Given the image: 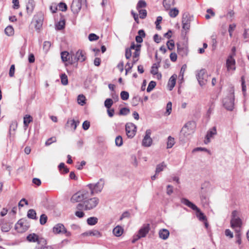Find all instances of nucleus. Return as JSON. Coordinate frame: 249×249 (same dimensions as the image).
Returning a JSON list of instances; mask_svg holds the SVG:
<instances>
[{
	"mask_svg": "<svg viewBox=\"0 0 249 249\" xmlns=\"http://www.w3.org/2000/svg\"><path fill=\"white\" fill-rule=\"evenodd\" d=\"M181 202L188 207L191 208L192 210L196 211L197 213L196 216L200 221H207L206 216L204 215V214L195 204L190 201L188 199L182 198L181 199Z\"/></svg>",
	"mask_w": 249,
	"mask_h": 249,
	"instance_id": "f257e3e1",
	"label": "nucleus"
},
{
	"mask_svg": "<svg viewBox=\"0 0 249 249\" xmlns=\"http://www.w3.org/2000/svg\"><path fill=\"white\" fill-rule=\"evenodd\" d=\"M105 181L103 178H100L99 180L95 184L90 183L87 185V187L90 190V196L94 194H98L101 192L104 186Z\"/></svg>",
	"mask_w": 249,
	"mask_h": 249,
	"instance_id": "f03ea898",
	"label": "nucleus"
},
{
	"mask_svg": "<svg viewBox=\"0 0 249 249\" xmlns=\"http://www.w3.org/2000/svg\"><path fill=\"white\" fill-rule=\"evenodd\" d=\"M90 196L87 190H83L74 194L71 198L72 202H78L83 200L85 201Z\"/></svg>",
	"mask_w": 249,
	"mask_h": 249,
	"instance_id": "7ed1b4c3",
	"label": "nucleus"
},
{
	"mask_svg": "<svg viewBox=\"0 0 249 249\" xmlns=\"http://www.w3.org/2000/svg\"><path fill=\"white\" fill-rule=\"evenodd\" d=\"M234 95L233 92H230L223 100V105L229 111H232L234 108Z\"/></svg>",
	"mask_w": 249,
	"mask_h": 249,
	"instance_id": "20e7f679",
	"label": "nucleus"
},
{
	"mask_svg": "<svg viewBox=\"0 0 249 249\" xmlns=\"http://www.w3.org/2000/svg\"><path fill=\"white\" fill-rule=\"evenodd\" d=\"M196 77L200 86L206 85L208 81V74L205 69H201L196 71Z\"/></svg>",
	"mask_w": 249,
	"mask_h": 249,
	"instance_id": "39448f33",
	"label": "nucleus"
},
{
	"mask_svg": "<svg viewBox=\"0 0 249 249\" xmlns=\"http://www.w3.org/2000/svg\"><path fill=\"white\" fill-rule=\"evenodd\" d=\"M195 124L194 122H189L182 127L181 134L185 137H188L194 132Z\"/></svg>",
	"mask_w": 249,
	"mask_h": 249,
	"instance_id": "423d86ee",
	"label": "nucleus"
},
{
	"mask_svg": "<svg viewBox=\"0 0 249 249\" xmlns=\"http://www.w3.org/2000/svg\"><path fill=\"white\" fill-rule=\"evenodd\" d=\"M99 201V199L96 197L88 198L84 201L85 210L89 211L93 209L98 205Z\"/></svg>",
	"mask_w": 249,
	"mask_h": 249,
	"instance_id": "0eeeda50",
	"label": "nucleus"
},
{
	"mask_svg": "<svg viewBox=\"0 0 249 249\" xmlns=\"http://www.w3.org/2000/svg\"><path fill=\"white\" fill-rule=\"evenodd\" d=\"M84 52L78 50L75 53H71V62H83L86 60V56Z\"/></svg>",
	"mask_w": 249,
	"mask_h": 249,
	"instance_id": "6e6552de",
	"label": "nucleus"
},
{
	"mask_svg": "<svg viewBox=\"0 0 249 249\" xmlns=\"http://www.w3.org/2000/svg\"><path fill=\"white\" fill-rule=\"evenodd\" d=\"M192 17L188 13L185 12L182 16V29L188 31L190 27V22L192 20Z\"/></svg>",
	"mask_w": 249,
	"mask_h": 249,
	"instance_id": "1a4fd4ad",
	"label": "nucleus"
},
{
	"mask_svg": "<svg viewBox=\"0 0 249 249\" xmlns=\"http://www.w3.org/2000/svg\"><path fill=\"white\" fill-rule=\"evenodd\" d=\"M137 131L136 126L133 123H128L125 124L126 134L129 138H132L136 134Z\"/></svg>",
	"mask_w": 249,
	"mask_h": 249,
	"instance_id": "9d476101",
	"label": "nucleus"
},
{
	"mask_svg": "<svg viewBox=\"0 0 249 249\" xmlns=\"http://www.w3.org/2000/svg\"><path fill=\"white\" fill-rule=\"evenodd\" d=\"M53 232L57 234H66L67 236H70L71 235L70 232L68 231L65 226L61 223H58L55 225L53 228Z\"/></svg>",
	"mask_w": 249,
	"mask_h": 249,
	"instance_id": "9b49d317",
	"label": "nucleus"
},
{
	"mask_svg": "<svg viewBox=\"0 0 249 249\" xmlns=\"http://www.w3.org/2000/svg\"><path fill=\"white\" fill-rule=\"evenodd\" d=\"M150 230V225L146 224L143 225V226L139 230L138 234H137L138 238L132 240V243H134L137 240L142 237H145L148 233Z\"/></svg>",
	"mask_w": 249,
	"mask_h": 249,
	"instance_id": "f8f14e48",
	"label": "nucleus"
},
{
	"mask_svg": "<svg viewBox=\"0 0 249 249\" xmlns=\"http://www.w3.org/2000/svg\"><path fill=\"white\" fill-rule=\"evenodd\" d=\"M86 0H73L71 8L74 14H77L81 9L82 1Z\"/></svg>",
	"mask_w": 249,
	"mask_h": 249,
	"instance_id": "ddd939ff",
	"label": "nucleus"
},
{
	"mask_svg": "<svg viewBox=\"0 0 249 249\" xmlns=\"http://www.w3.org/2000/svg\"><path fill=\"white\" fill-rule=\"evenodd\" d=\"M151 131L150 129L146 130L145 135L142 140V144L145 147L150 146L152 142V140L150 137Z\"/></svg>",
	"mask_w": 249,
	"mask_h": 249,
	"instance_id": "4468645a",
	"label": "nucleus"
},
{
	"mask_svg": "<svg viewBox=\"0 0 249 249\" xmlns=\"http://www.w3.org/2000/svg\"><path fill=\"white\" fill-rule=\"evenodd\" d=\"M160 63H153L150 70V73L156 76L158 79L161 78V74L159 72L158 69L160 67Z\"/></svg>",
	"mask_w": 249,
	"mask_h": 249,
	"instance_id": "2eb2a0df",
	"label": "nucleus"
},
{
	"mask_svg": "<svg viewBox=\"0 0 249 249\" xmlns=\"http://www.w3.org/2000/svg\"><path fill=\"white\" fill-rule=\"evenodd\" d=\"M79 124L80 122L79 120L76 121L74 119L69 118L67 120L65 127L71 128L73 129V131H74L76 129L77 125H78Z\"/></svg>",
	"mask_w": 249,
	"mask_h": 249,
	"instance_id": "dca6fc26",
	"label": "nucleus"
},
{
	"mask_svg": "<svg viewBox=\"0 0 249 249\" xmlns=\"http://www.w3.org/2000/svg\"><path fill=\"white\" fill-rule=\"evenodd\" d=\"M24 220L21 219L15 225V229L18 230L19 232H22L27 230V227L26 225H24Z\"/></svg>",
	"mask_w": 249,
	"mask_h": 249,
	"instance_id": "f3484780",
	"label": "nucleus"
},
{
	"mask_svg": "<svg viewBox=\"0 0 249 249\" xmlns=\"http://www.w3.org/2000/svg\"><path fill=\"white\" fill-rule=\"evenodd\" d=\"M231 224L232 229H234L235 230V229H238L240 231L242 221L240 218L237 219H231Z\"/></svg>",
	"mask_w": 249,
	"mask_h": 249,
	"instance_id": "a211bd4d",
	"label": "nucleus"
},
{
	"mask_svg": "<svg viewBox=\"0 0 249 249\" xmlns=\"http://www.w3.org/2000/svg\"><path fill=\"white\" fill-rule=\"evenodd\" d=\"M41 239H45L44 238L39 237L36 233L30 234L27 236V240L29 242H37V245L40 244V240Z\"/></svg>",
	"mask_w": 249,
	"mask_h": 249,
	"instance_id": "6ab92c4d",
	"label": "nucleus"
},
{
	"mask_svg": "<svg viewBox=\"0 0 249 249\" xmlns=\"http://www.w3.org/2000/svg\"><path fill=\"white\" fill-rule=\"evenodd\" d=\"M36 249H53L51 246H48L47 244L46 239H41L40 240V244L37 245Z\"/></svg>",
	"mask_w": 249,
	"mask_h": 249,
	"instance_id": "aec40b11",
	"label": "nucleus"
},
{
	"mask_svg": "<svg viewBox=\"0 0 249 249\" xmlns=\"http://www.w3.org/2000/svg\"><path fill=\"white\" fill-rule=\"evenodd\" d=\"M216 134V129L215 127H213L212 129L208 131L206 136V140L204 141L205 143L207 144L210 142V138L213 136V135Z\"/></svg>",
	"mask_w": 249,
	"mask_h": 249,
	"instance_id": "412c9836",
	"label": "nucleus"
},
{
	"mask_svg": "<svg viewBox=\"0 0 249 249\" xmlns=\"http://www.w3.org/2000/svg\"><path fill=\"white\" fill-rule=\"evenodd\" d=\"M177 77V75L176 74H173L170 78L168 83V86L169 90H172L173 88L175 87L176 85Z\"/></svg>",
	"mask_w": 249,
	"mask_h": 249,
	"instance_id": "4be33fe9",
	"label": "nucleus"
},
{
	"mask_svg": "<svg viewBox=\"0 0 249 249\" xmlns=\"http://www.w3.org/2000/svg\"><path fill=\"white\" fill-rule=\"evenodd\" d=\"M177 46L178 53L179 55H180L182 56L187 55V53H188V50L186 47H185L183 46H181L179 44H177Z\"/></svg>",
	"mask_w": 249,
	"mask_h": 249,
	"instance_id": "5701e85b",
	"label": "nucleus"
},
{
	"mask_svg": "<svg viewBox=\"0 0 249 249\" xmlns=\"http://www.w3.org/2000/svg\"><path fill=\"white\" fill-rule=\"evenodd\" d=\"M159 237L163 239H167L169 235V231L167 229H163L160 230L159 232Z\"/></svg>",
	"mask_w": 249,
	"mask_h": 249,
	"instance_id": "b1692460",
	"label": "nucleus"
},
{
	"mask_svg": "<svg viewBox=\"0 0 249 249\" xmlns=\"http://www.w3.org/2000/svg\"><path fill=\"white\" fill-rule=\"evenodd\" d=\"M124 231L123 228L120 226H117L113 230V233L117 237H119L123 234Z\"/></svg>",
	"mask_w": 249,
	"mask_h": 249,
	"instance_id": "393cba45",
	"label": "nucleus"
},
{
	"mask_svg": "<svg viewBox=\"0 0 249 249\" xmlns=\"http://www.w3.org/2000/svg\"><path fill=\"white\" fill-rule=\"evenodd\" d=\"M35 6V1L34 0H28V2L26 4V10L28 13H32Z\"/></svg>",
	"mask_w": 249,
	"mask_h": 249,
	"instance_id": "a878e982",
	"label": "nucleus"
},
{
	"mask_svg": "<svg viewBox=\"0 0 249 249\" xmlns=\"http://www.w3.org/2000/svg\"><path fill=\"white\" fill-rule=\"evenodd\" d=\"M33 122V118L30 115H26L23 118L24 126L27 127L29 124Z\"/></svg>",
	"mask_w": 249,
	"mask_h": 249,
	"instance_id": "bb28decb",
	"label": "nucleus"
},
{
	"mask_svg": "<svg viewBox=\"0 0 249 249\" xmlns=\"http://www.w3.org/2000/svg\"><path fill=\"white\" fill-rule=\"evenodd\" d=\"M61 57L63 62L68 61L71 58V54L67 51L62 52L61 53Z\"/></svg>",
	"mask_w": 249,
	"mask_h": 249,
	"instance_id": "cd10ccee",
	"label": "nucleus"
},
{
	"mask_svg": "<svg viewBox=\"0 0 249 249\" xmlns=\"http://www.w3.org/2000/svg\"><path fill=\"white\" fill-rule=\"evenodd\" d=\"M140 54V49H139V46L137 47V49H135V51L133 53L132 57L133 61L132 62H136L138 61L139 56Z\"/></svg>",
	"mask_w": 249,
	"mask_h": 249,
	"instance_id": "c85d7f7f",
	"label": "nucleus"
},
{
	"mask_svg": "<svg viewBox=\"0 0 249 249\" xmlns=\"http://www.w3.org/2000/svg\"><path fill=\"white\" fill-rule=\"evenodd\" d=\"M166 167V164L164 162H162L161 163L158 164L156 168V174H158L160 172L162 171L163 169Z\"/></svg>",
	"mask_w": 249,
	"mask_h": 249,
	"instance_id": "c756f323",
	"label": "nucleus"
},
{
	"mask_svg": "<svg viewBox=\"0 0 249 249\" xmlns=\"http://www.w3.org/2000/svg\"><path fill=\"white\" fill-rule=\"evenodd\" d=\"M27 217L32 219H37L36 213L35 210L30 209L27 212Z\"/></svg>",
	"mask_w": 249,
	"mask_h": 249,
	"instance_id": "7c9ffc66",
	"label": "nucleus"
},
{
	"mask_svg": "<svg viewBox=\"0 0 249 249\" xmlns=\"http://www.w3.org/2000/svg\"><path fill=\"white\" fill-rule=\"evenodd\" d=\"M65 21L64 19L60 20L55 24V29L57 30H61L65 28Z\"/></svg>",
	"mask_w": 249,
	"mask_h": 249,
	"instance_id": "2f4dec72",
	"label": "nucleus"
},
{
	"mask_svg": "<svg viewBox=\"0 0 249 249\" xmlns=\"http://www.w3.org/2000/svg\"><path fill=\"white\" fill-rule=\"evenodd\" d=\"M74 64V63H65V66L68 72L71 71L77 68V63L76 64L75 66L73 65Z\"/></svg>",
	"mask_w": 249,
	"mask_h": 249,
	"instance_id": "473e14b6",
	"label": "nucleus"
},
{
	"mask_svg": "<svg viewBox=\"0 0 249 249\" xmlns=\"http://www.w3.org/2000/svg\"><path fill=\"white\" fill-rule=\"evenodd\" d=\"M87 222L89 225H95L98 222V218L96 217H90L87 219Z\"/></svg>",
	"mask_w": 249,
	"mask_h": 249,
	"instance_id": "72a5a7b5",
	"label": "nucleus"
},
{
	"mask_svg": "<svg viewBox=\"0 0 249 249\" xmlns=\"http://www.w3.org/2000/svg\"><path fill=\"white\" fill-rule=\"evenodd\" d=\"M58 168L62 174H67L69 172V169L66 167L65 164L63 162L60 163Z\"/></svg>",
	"mask_w": 249,
	"mask_h": 249,
	"instance_id": "f704fd0d",
	"label": "nucleus"
},
{
	"mask_svg": "<svg viewBox=\"0 0 249 249\" xmlns=\"http://www.w3.org/2000/svg\"><path fill=\"white\" fill-rule=\"evenodd\" d=\"M175 143V139L171 136L168 137V141L167 142V148H170L173 147Z\"/></svg>",
	"mask_w": 249,
	"mask_h": 249,
	"instance_id": "c9c22d12",
	"label": "nucleus"
},
{
	"mask_svg": "<svg viewBox=\"0 0 249 249\" xmlns=\"http://www.w3.org/2000/svg\"><path fill=\"white\" fill-rule=\"evenodd\" d=\"M77 102L79 105L83 106L86 103V98L85 96L83 94L79 95L77 97Z\"/></svg>",
	"mask_w": 249,
	"mask_h": 249,
	"instance_id": "e433bc0d",
	"label": "nucleus"
},
{
	"mask_svg": "<svg viewBox=\"0 0 249 249\" xmlns=\"http://www.w3.org/2000/svg\"><path fill=\"white\" fill-rule=\"evenodd\" d=\"M235 237L236 239V243L240 245L242 243L240 231L238 229H235Z\"/></svg>",
	"mask_w": 249,
	"mask_h": 249,
	"instance_id": "4c0bfd02",
	"label": "nucleus"
},
{
	"mask_svg": "<svg viewBox=\"0 0 249 249\" xmlns=\"http://www.w3.org/2000/svg\"><path fill=\"white\" fill-rule=\"evenodd\" d=\"M146 6V3L144 0H140L137 5L136 9L137 10H140L142 8H144Z\"/></svg>",
	"mask_w": 249,
	"mask_h": 249,
	"instance_id": "58836bf2",
	"label": "nucleus"
},
{
	"mask_svg": "<svg viewBox=\"0 0 249 249\" xmlns=\"http://www.w3.org/2000/svg\"><path fill=\"white\" fill-rule=\"evenodd\" d=\"M61 82L63 85H67L68 84V77L65 73L60 75Z\"/></svg>",
	"mask_w": 249,
	"mask_h": 249,
	"instance_id": "ea45409f",
	"label": "nucleus"
},
{
	"mask_svg": "<svg viewBox=\"0 0 249 249\" xmlns=\"http://www.w3.org/2000/svg\"><path fill=\"white\" fill-rule=\"evenodd\" d=\"M130 113V109L127 107H123L119 111V115H126Z\"/></svg>",
	"mask_w": 249,
	"mask_h": 249,
	"instance_id": "a19ab883",
	"label": "nucleus"
},
{
	"mask_svg": "<svg viewBox=\"0 0 249 249\" xmlns=\"http://www.w3.org/2000/svg\"><path fill=\"white\" fill-rule=\"evenodd\" d=\"M113 102L112 100L110 98L107 99L104 103L105 106L107 109L110 108L112 105H113Z\"/></svg>",
	"mask_w": 249,
	"mask_h": 249,
	"instance_id": "79ce46f5",
	"label": "nucleus"
},
{
	"mask_svg": "<svg viewBox=\"0 0 249 249\" xmlns=\"http://www.w3.org/2000/svg\"><path fill=\"white\" fill-rule=\"evenodd\" d=\"M156 86V82H155L154 81H150L148 84V87L146 89L147 92H150V91H151Z\"/></svg>",
	"mask_w": 249,
	"mask_h": 249,
	"instance_id": "37998d69",
	"label": "nucleus"
},
{
	"mask_svg": "<svg viewBox=\"0 0 249 249\" xmlns=\"http://www.w3.org/2000/svg\"><path fill=\"white\" fill-rule=\"evenodd\" d=\"M162 19V18L161 16H158L157 18V19H156L155 23L156 24V28L157 30H160L161 29V27L160 24V22H161Z\"/></svg>",
	"mask_w": 249,
	"mask_h": 249,
	"instance_id": "c03bdc74",
	"label": "nucleus"
},
{
	"mask_svg": "<svg viewBox=\"0 0 249 249\" xmlns=\"http://www.w3.org/2000/svg\"><path fill=\"white\" fill-rule=\"evenodd\" d=\"M5 33L8 36H12L14 34V29L12 26H8L5 29Z\"/></svg>",
	"mask_w": 249,
	"mask_h": 249,
	"instance_id": "a18cd8bd",
	"label": "nucleus"
},
{
	"mask_svg": "<svg viewBox=\"0 0 249 249\" xmlns=\"http://www.w3.org/2000/svg\"><path fill=\"white\" fill-rule=\"evenodd\" d=\"M17 126H18V123L17 122V121H13L10 125V127H9V135H11V131L12 130H13V131H15L16 130L17 128Z\"/></svg>",
	"mask_w": 249,
	"mask_h": 249,
	"instance_id": "49530a36",
	"label": "nucleus"
},
{
	"mask_svg": "<svg viewBox=\"0 0 249 249\" xmlns=\"http://www.w3.org/2000/svg\"><path fill=\"white\" fill-rule=\"evenodd\" d=\"M235 63H226L225 67L229 71H233L235 70Z\"/></svg>",
	"mask_w": 249,
	"mask_h": 249,
	"instance_id": "de8ad7c7",
	"label": "nucleus"
},
{
	"mask_svg": "<svg viewBox=\"0 0 249 249\" xmlns=\"http://www.w3.org/2000/svg\"><path fill=\"white\" fill-rule=\"evenodd\" d=\"M47 216L45 214H42L40 217V224L42 225H44L47 222Z\"/></svg>",
	"mask_w": 249,
	"mask_h": 249,
	"instance_id": "09e8293b",
	"label": "nucleus"
},
{
	"mask_svg": "<svg viewBox=\"0 0 249 249\" xmlns=\"http://www.w3.org/2000/svg\"><path fill=\"white\" fill-rule=\"evenodd\" d=\"M186 69L187 65L186 64H184L181 68L178 77L179 78H180L181 80H182L183 79V75Z\"/></svg>",
	"mask_w": 249,
	"mask_h": 249,
	"instance_id": "8fccbe9b",
	"label": "nucleus"
},
{
	"mask_svg": "<svg viewBox=\"0 0 249 249\" xmlns=\"http://www.w3.org/2000/svg\"><path fill=\"white\" fill-rule=\"evenodd\" d=\"M178 10L176 8L171 9L169 12V15L172 18H175L178 14Z\"/></svg>",
	"mask_w": 249,
	"mask_h": 249,
	"instance_id": "3c124183",
	"label": "nucleus"
},
{
	"mask_svg": "<svg viewBox=\"0 0 249 249\" xmlns=\"http://www.w3.org/2000/svg\"><path fill=\"white\" fill-rule=\"evenodd\" d=\"M120 96L123 100H127L129 98V93L126 91H122L121 92Z\"/></svg>",
	"mask_w": 249,
	"mask_h": 249,
	"instance_id": "603ef678",
	"label": "nucleus"
},
{
	"mask_svg": "<svg viewBox=\"0 0 249 249\" xmlns=\"http://www.w3.org/2000/svg\"><path fill=\"white\" fill-rule=\"evenodd\" d=\"M139 13L140 18L142 19L145 18L147 16V11L144 9H140L138 10Z\"/></svg>",
	"mask_w": 249,
	"mask_h": 249,
	"instance_id": "864d4df0",
	"label": "nucleus"
},
{
	"mask_svg": "<svg viewBox=\"0 0 249 249\" xmlns=\"http://www.w3.org/2000/svg\"><path fill=\"white\" fill-rule=\"evenodd\" d=\"M115 144L117 146H121L123 144V139L121 136H118L115 139Z\"/></svg>",
	"mask_w": 249,
	"mask_h": 249,
	"instance_id": "5fc2aeb1",
	"label": "nucleus"
},
{
	"mask_svg": "<svg viewBox=\"0 0 249 249\" xmlns=\"http://www.w3.org/2000/svg\"><path fill=\"white\" fill-rule=\"evenodd\" d=\"M51 46V43L50 41H44L43 45V49L44 50V51L47 52L49 50Z\"/></svg>",
	"mask_w": 249,
	"mask_h": 249,
	"instance_id": "6e6d98bb",
	"label": "nucleus"
},
{
	"mask_svg": "<svg viewBox=\"0 0 249 249\" xmlns=\"http://www.w3.org/2000/svg\"><path fill=\"white\" fill-rule=\"evenodd\" d=\"M56 142V138L55 137H51L48 139L46 142H45V145L49 146L51 145L52 143L55 142Z\"/></svg>",
	"mask_w": 249,
	"mask_h": 249,
	"instance_id": "4d7b16f0",
	"label": "nucleus"
},
{
	"mask_svg": "<svg viewBox=\"0 0 249 249\" xmlns=\"http://www.w3.org/2000/svg\"><path fill=\"white\" fill-rule=\"evenodd\" d=\"M167 48L170 50H172L174 47H175V44L174 41L173 40L171 39L167 42L166 43Z\"/></svg>",
	"mask_w": 249,
	"mask_h": 249,
	"instance_id": "13d9d810",
	"label": "nucleus"
},
{
	"mask_svg": "<svg viewBox=\"0 0 249 249\" xmlns=\"http://www.w3.org/2000/svg\"><path fill=\"white\" fill-rule=\"evenodd\" d=\"M42 21L41 19L36 20V24L35 25V27L36 30H39L42 27Z\"/></svg>",
	"mask_w": 249,
	"mask_h": 249,
	"instance_id": "bf43d9fd",
	"label": "nucleus"
},
{
	"mask_svg": "<svg viewBox=\"0 0 249 249\" xmlns=\"http://www.w3.org/2000/svg\"><path fill=\"white\" fill-rule=\"evenodd\" d=\"M98 38L99 36L95 34L91 33L89 35V39L90 41L97 40L98 39Z\"/></svg>",
	"mask_w": 249,
	"mask_h": 249,
	"instance_id": "052dcab7",
	"label": "nucleus"
},
{
	"mask_svg": "<svg viewBox=\"0 0 249 249\" xmlns=\"http://www.w3.org/2000/svg\"><path fill=\"white\" fill-rule=\"evenodd\" d=\"M58 6L60 10L62 11H66L67 9V6L65 3L62 2H60Z\"/></svg>",
	"mask_w": 249,
	"mask_h": 249,
	"instance_id": "680f3d73",
	"label": "nucleus"
},
{
	"mask_svg": "<svg viewBox=\"0 0 249 249\" xmlns=\"http://www.w3.org/2000/svg\"><path fill=\"white\" fill-rule=\"evenodd\" d=\"M90 127V122L88 121H85L83 122L82 124V128L84 130H87Z\"/></svg>",
	"mask_w": 249,
	"mask_h": 249,
	"instance_id": "e2e57ef3",
	"label": "nucleus"
},
{
	"mask_svg": "<svg viewBox=\"0 0 249 249\" xmlns=\"http://www.w3.org/2000/svg\"><path fill=\"white\" fill-rule=\"evenodd\" d=\"M172 111V103L171 102H169L166 105V113H167V115H169Z\"/></svg>",
	"mask_w": 249,
	"mask_h": 249,
	"instance_id": "0e129e2a",
	"label": "nucleus"
},
{
	"mask_svg": "<svg viewBox=\"0 0 249 249\" xmlns=\"http://www.w3.org/2000/svg\"><path fill=\"white\" fill-rule=\"evenodd\" d=\"M132 53L131 49L129 48L126 49L125 55L126 59H129L132 56Z\"/></svg>",
	"mask_w": 249,
	"mask_h": 249,
	"instance_id": "69168bd1",
	"label": "nucleus"
},
{
	"mask_svg": "<svg viewBox=\"0 0 249 249\" xmlns=\"http://www.w3.org/2000/svg\"><path fill=\"white\" fill-rule=\"evenodd\" d=\"M15 70V67L14 65H12L11 66L10 68L9 74L10 77H13L14 75Z\"/></svg>",
	"mask_w": 249,
	"mask_h": 249,
	"instance_id": "338daca9",
	"label": "nucleus"
},
{
	"mask_svg": "<svg viewBox=\"0 0 249 249\" xmlns=\"http://www.w3.org/2000/svg\"><path fill=\"white\" fill-rule=\"evenodd\" d=\"M173 186L171 185H168L167 186L166 193L168 195L170 196L173 193Z\"/></svg>",
	"mask_w": 249,
	"mask_h": 249,
	"instance_id": "774afa93",
	"label": "nucleus"
}]
</instances>
